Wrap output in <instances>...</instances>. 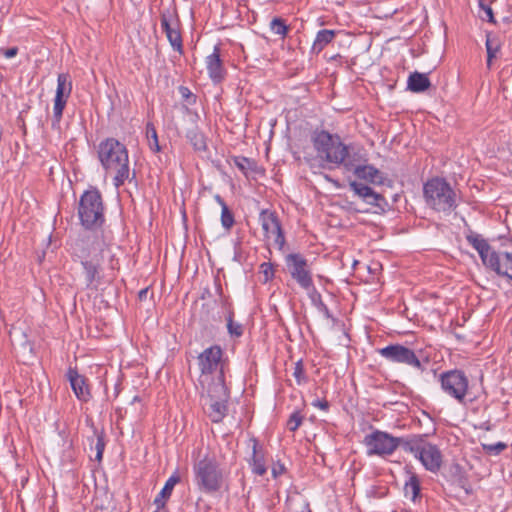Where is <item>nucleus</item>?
I'll use <instances>...</instances> for the list:
<instances>
[{"label": "nucleus", "mask_w": 512, "mask_h": 512, "mask_svg": "<svg viewBox=\"0 0 512 512\" xmlns=\"http://www.w3.org/2000/svg\"><path fill=\"white\" fill-rule=\"evenodd\" d=\"M313 405L315 407H319L320 409L322 410H327L328 409V403L326 401H320V400H317L313 403Z\"/></svg>", "instance_id": "obj_44"}, {"label": "nucleus", "mask_w": 512, "mask_h": 512, "mask_svg": "<svg viewBox=\"0 0 512 512\" xmlns=\"http://www.w3.org/2000/svg\"><path fill=\"white\" fill-rule=\"evenodd\" d=\"M82 266L84 269L86 286L90 287L99 279V265L91 261H83Z\"/></svg>", "instance_id": "obj_26"}, {"label": "nucleus", "mask_w": 512, "mask_h": 512, "mask_svg": "<svg viewBox=\"0 0 512 512\" xmlns=\"http://www.w3.org/2000/svg\"><path fill=\"white\" fill-rule=\"evenodd\" d=\"M317 156L327 163L343 165L346 170L353 167L350 146L345 145L338 135L327 131H316L311 138Z\"/></svg>", "instance_id": "obj_2"}, {"label": "nucleus", "mask_w": 512, "mask_h": 512, "mask_svg": "<svg viewBox=\"0 0 512 512\" xmlns=\"http://www.w3.org/2000/svg\"><path fill=\"white\" fill-rule=\"evenodd\" d=\"M420 492V483L416 475H411L409 480L405 483L404 493L407 498L415 501Z\"/></svg>", "instance_id": "obj_27"}, {"label": "nucleus", "mask_w": 512, "mask_h": 512, "mask_svg": "<svg viewBox=\"0 0 512 512\" xmlns=\"http://www.w3.org/2000/svg\"><path fill=\"white\" fill-rule=\"evenodd\" d=\"M301 423V416L298 413H293L287 422V427L290 431H296Z\"/></svg>", "instance_id": "obj_35"}, {"label": "nucleus", "mask_w": 512, "mask_h": 512, "mask_svg": "<svg viewBox=\"0 0 512 512\" xmlns=\"http://www.w3.org/2000/svg\"><path fill=\"white\" fill-rule=\"evenodd\" d=\"M283 467L282 466H279V467H273L272 469V474L274 477H277L279 474H281L283 472Z\"/></svg>", "instance_id": "obj_45"}, {"label": "nucleus", "mask_w": 512, "mask_h": 512, "mask_svg": "<svg viewBox=\"0 0 512 512\" xmlns=\"http://www.w3.org/2000/svg\"><path fill=\"white\" fill-rule=\"evenodd\" d=\"M226 320H227L226 327L228 329L230 336L232 338L241 337L244 333L243 325L234 321L232 318V314H229V316Z\"/></svg>", "instance_id": "obj_30"}, {"label": "nucleus", "mask_w": 512, "mask_h": 512, "mask_svg": "<svg viewBox=\"0 0 512 512\" xmlns=\"http://www.w3.org/2000/svg\"><path fill=\"white\" fill-rule=\"evenodd\" d=\"M252 470L255 474H258L260 476L264 475L266 473V462H265V455L262 449L259 446V443L257 440L252 439Z\"/></svg>", "instance_id": "obj_21"}, {"label": "nucleus", "mask_w": 512, "mask_h": 512, "mask_svg": "<svg viewBox=\"0 0 512 512\" xmlns=\"http://www.w3.org/2000/svg\"><path fill=\"white\" fill-rule=\"evenodd\" d=\"M270 28L274 34L279 35L282 38L287 35L289 30V27L281 18H274L270 23Z\"/></svg>", "instance_id": "obj_31"}, {"label": "nucleus", "mask_w": 512, "mask_h": 512, "mask_svg": "<svg viewBox=\"0 0 512 512\" xmlns=\"http://www.w3.org/2000/svg\"><path fill=\"white\" fill-rule=\"evenodd\" d=\"M259 222L267 243L281 248L284 244V236L276 214L269 210H262L259 215Z\"/></svg>", "instance_id": "obj_11"}, {"label": "nucleus", "mask_w": 512, "mask_h": 512, "mask_svg": "<svg viewBox=\"0 0 512 512\" xmlns=\"http://www.w3.org/2000/svg\"><path fill=\"white\" fill-rule=\"evenodd\" d=\"M17 52H18V49L16 47H12V48L6 49L4 51V56L6 58H12L17 55Z\"/></svg>", "instance_id": "obj_41"}, {"label": "nucleus", "mask_w": 512, "mask_h": 512, "mask_svg": "<svg viewBox=\"0 0 512 512\" xmlns=\"http://www.w3.org/2000/svg\"><path fill=\"white\" fill-rule=\"evenodd\" d=\"M349 186L355 194L362 198L367 204L375 206L381 210H384L387 206V202L384 197L381 194L376 193L372 188L356 181H350Z\"/></svg>", "instance_id": "obj_17"}, {"label": "nucleus", "mask_w": 512, "mask_h": 512, "mask_svg": "<svg viewBox=\"0 0 512 512\" xmlns=\"http://www.w3.org/2000/svg\"><path fill=\"white\" fill-rule=\"evenodd\" d=\"M98 158L106 171L113 174L116 188L122 186L130 177L129 155L124 144L115 138H107L99 143Z\"/></svg>", "instance_id": "obj_1"}, {"label": "nucleus", "mask_w": 512, "mask_h": 512, "mask_svg": "<svg viewBox=\"0 0 512 512\" xmlns=\"http://www.w3.org/2000/svg\"><path fill=\"white\" fill-rule=\"evenodd\" d=\"M326 179L330 182H333V179H331L329 176H326Z\"/></svg>", "instance_id": "obj_51"}, {"label": "nucleus", "mask_w": 512, "mask_h": 512, "mask_svg": "<svg viewBox=\"0 0 512 512\" xmlns=\"http://www.w3.org/2000/svg\"><path fill=\"white\" fill-rule=\"evenodd\" d=\"M482 11H483V14L481 15V18L483 20H487L489 22H494V16H493V11L490 7L488 6H482Z\"/></svg>", "instance_id": "obj_40"}, {"label": "nucleus", "mask_w": 512, "mask_h": 512, "mask_svg": "<svg viewBox=\"0 0 512 512\" xmlns=\"http://www.w3.org/2000/svg\"><path fill=\"white\" fill-rule=\"evenodd\" d=\"M326 179L330 182H333V179H331L329 176H326Z\"/></svg>", "instance_id": "obj_49"}, {"label": "nucleus", "mask_w": 512, "mask_h": 512, "mask_svg": "<svg viewBox=\"0 0 512 512\" xmlns=\"http://www.w3.org/2000/svg\"><path fill=\"white\" fill-rule=\"evenodd\" d=\"M483 449L490 455H498L506 449L507 445L504 442H497L495 444H482Z\"/></svg>", "instance_id": "obj_33"}, {"label": "nucleus", "mask_w": 512, "mask_h": 512, "mask_svg": "<svg viewBox=\"0 0 512 512\" xmlns=\"http://www.w3.org/2000/svg\"><path fill=\"white\" fill-rule=\"evenodd\" d=\"M486 50H487V66L491 67L492 59L496 57V54L500 50V43L497 38L491 34H487L486 38Z\"/></svg>", "instance_id": "obj_28"}, {"label": "nucleus", "mask_w": 512, "mask_h": 512, "mask_svg": "<svg viewBox=\"0 0 512 512\" xmlns=\"http://www.w3.org/2000/svg\"><path fill=\"white\" fill-rule=\"evenodd\" d=\"M234 224V218L231 212L226 208V229Z\"/></svg>", "instance_id": "obj_42"}, {"label": "nucleus", "mask_w": 512, "mask_h": 512, "mask_svg": "<svg viewBox=\"0 0 512 512\" xmlns=\"http://www.w3.org/2000/svg\"><path fill=\"white\" fill-rule=\"evenodd\" d=\"M286 264L293 279L304 289H309L312 284V277L306 259L300 254H289L286 256Z\"/></svg>", "instance_id": "obj_13"}, {"label": "nucleus", "mask_w": 512, "mask_h": 512, "mask_svg": "<svg viewBox=\"0 0 512 512\" xmlns=\"http://www.w3.org/2000/svg\"><path fill=\"white\" fill-rule=\"evenodd\" d=\"M336 32L334 30H320L312 45V52L319 54L329 43L335 38Z\"/></svg>", "instance_id": "obj_23"}, {"label": "nucleus", "mask_w": 512, "mask_h": 512, "mask_svg": "<svg viewBox=\"0 0 512 512\" xmlns=\"http://www.w3.org/2000/svg\"><path fill=\"white\" fill-rule=\"evenodd\" d=\"M181 96L188 102L192 103L195 101L194 95L191 93V91L187 87H180L179 89Z\"/></svg>", "instance_id": "obj_38"}, {"label": "nucleus", "mask_w": 512, "mask_h": 512, "mask_svg": "<svg viewBox=\"0 0 512 512\" xmlns=\"http://www.w3.org/2000/svg\"><path fill=\"white\" fill-rule=\"evenodd\" d=\"M233 162L244 173L251 167L250 160L245 157H234Z\"/></svg>", "instance_id": "obj_36"}, {"label": "nucleus", "mask_w": 512, "mask_h": 512, "mask_svg": "<svg viewBox=\"0 0 512 512\" xmlns=\"http://www.w3.org/2000/svg\"><path fill=\"white\" fill-rule=\"evenodd\" d=\"M198 363L203 376L211 375L218 371L219 379L224 380V361L222 360V349L220 346H212L205 349L198 357Z\"/></svg>", "instance_id": "obj_10"}, {"label": "nucleus", "mask_w": 512, "mask_h": 512, "mask_svg": "<svg viewBox=\"0 0 512 512\" xmlns=\"http://www.w3.org/2000/svg\"><path fill=\"white\" fill-rule=\"evenodd\" d=\"M244 259H245L244 251H243L240 243L236 242L235 245H234L233 260L238 262V263H241Z\"/></svg>", "instance_id": "obj_37"}, {"label": "nucleus", "mask_w": 512, "mask_h": 512, "mask_svg": "<svg viewBox=\"0 0 512 512\" xmlns=\"http://www.w3.org/2000/svg\"><path fill=\"white\" fill-rule=\"evenodd\" d=\"M349 171H353L359 179L369 181L371 183H381L382 176L379 170L371 165H355Z\"/></svg>", "instance_id": "obj_20"}, {"label": "nucleus", "mask_w": 512, "mask_h": 512, "mask_svg": "<svg viewBox=\"0 0 512 512\" xmlns=\"http://www.w3.org/2000/svg\"><path fill=\"white\" fill-rule=\"evenodd\" d=\"M78 215L82 225L87 229L101 227L104 223V206L100 192L90 189L80 198Z\"/></svg>", "instance_id": "obj_4"}, {"label": "nucleus", "mask_w": 512, "mask_h": 512, "mask_svg": "<svg viewBox=\"0 0 512 512\" xmlns=\"http://www.w3.org/2000/svg\"><path fill=\"white\" fill-rule=\"evenodd\" d=\"M380 354L392 362L405 363L413 367L421 366L415 353L402 345H390L380 350Z\"/></svg>", "instance_id": "obj_14"}, {"label": "nucleus", "mask_w": 512, "mask_h": 512, "mask_svg": "<svg viewBox=\"0 0 512 512\" xmlns=\"http://www.w3.org/2000/svg\"><path fill=\"white\" fill-rule=\"evenodd\" d=\"M326 179L330 182H333V179H331L329 176H326Z\"/></svg>", "instance_id": "obj_50"}, {"label": "nucleus", "mask_w": 512, "mask_h": 512, "mask_svg": "<svg viewBox=\"0 0 512 512\" xmlns=\"http://www.w3.org/2000/svg\"><path fill=\"white\" fill-rule=\"evenodd\" d=\"M161 27L166 34L168 41L170 42L172 48L179 52L183 53V44L182 37L180 34L179 23L177 19H175L172 15H167L166 13L161 14Z\"/></svg>", "instance_id": "obj_16"}, {"label": "nucleus", "mask_w": 512, "mask_h": 512, "mask_svg": "<svg viewBox=\"0 0 512 512\" xmlns=\"http://www.w3.org/2000/svg\"><path fill=\"white\" fill-rule=\"evenodd\" d=\"M224 394V380L213 382L208 385L207 396L205 397L204 410L213 423H221L224 418V404L221 396Z\"/></svg>", "instance_id": "obj_8"}, {"label": "nucleus", "mask_w": 512, "mask_h": 512, "mask_svg": "<svg viewBox=\"0 0 512 512\" xmlns=\"http://www.w3.org/2000/svg\"><path fill=\"white\" fill-rule=\"evenodd\" d=\"M260 273L263 275L264 282L269 281L274 276V269L271 263H262L260 265Z\"/></svg>", "instance_id": "obj_34"}, {"label": "nucleus", "mask_w": 512, "mask_h": 512, "mask_svg": "<svg viewBox=\"0 0 512 512\" xmlns=\"http://www.w3.org/2000/svg\"><path fill=\"white\" fill-rule=\"evenodd\" d=\"M443 391L449 396L462 402L468 391V379L462 371L450 370L440 375Z\"/></svg>", "instance_id": "obj_9"}, {"label": "nucleus", "mask_w": 512, "mask_h": 512, "mask_svg": "<svg viewBox=\"0 0 512 512\" xmlns=\"http://www.w3.org/2000/svg\"><path fill=\"white\" fill-rule=\"evenodd\" d=\"M179 481L180 477L177 474H173L168 478L164 487L154 500V503L158 508H163L165 506L166 500L171 496L175 485L179 483Z\"/></svg>", "instance_id": "obj_22"}, {"label": "nucleus", "mask_w": 512, "mask_h": 512, "mask_svg": "<svg viewBox=\"0 0 512 512\" xmlns=\"http://www.w3.org/2000/svg\"><path fill=\"white\" fill-rule=\"evenodd\" d=\"M216 200L222 206L220 219H221L222 224L224 225V201L222 200L221 196H219V195L216 196Z\"/></svg>", "instance_id": "obj_43"}, {"label": "nucleus", "mask_w": 512, "mask_h": 512, "mask_svg": "<svg viewBox=\"0 0 512 512\" xmlns=\"http://www.w3.org/2000/svg\"><path fill=\"white\" fill-rule=\"evenodd\" d=\"M72 92V81L68 73H60L57 77V87L53 104V124H59L63 110Z\"/></svg>", "instance_id": "obj_12"}, {"label": "nucleus", "mask_w": 512, "mask_h": 512, "mask_svg": "<svg viewBox=\"0 0 512 512\" xmlns=\"http://www.w3.org/2000/svg\"><path fill=\"white\" fill-rule=\"evenodd\" d=\"M426 203L438 212H450L456 206V194L443 179L434 178L424 185Z\"/></svg>", "instance_id": "obj_3"}, {"label": "nucleus", "mask_w": 512, "mask_h": 512, "mask_svg": "<svg viewBox=\"0 0 512 512\" xmlns=\"http://www.w3.org/2000/svg\"><path fill=\"white\" fill-rule=\"evenodd\" d=\"M405 451L413 454L431 472L438 471L442 465V454L438 447L420 437L408 438Z\"/></svg>", "instance_id": "obj_6"}, {"label": "nucleus", "mask_w": 512, "mask_h": 512, "mask_svg": "<svg viewBox=\"0 0 512 512\" xmlns=\"http://www.w3.org/2000/svg\"><path fill=\"white\" fill-rule=\"evenodd\" d=\"M431 83L426 74L414 72L408 78V88L416 93L423 92L430 87Z\"/></svg>", "instance_id": "obj_24"}, {"label": "nucleus", "mask_w": 512, "mask_h": 512, "mask_svg": "<svg viewBox=\"0 0 512 512\" xmlns=\"http://www.w3.org/2000/svg\"><path fill=\"white\" fill-rule=\"evenodd\" d=\"M146 138L148 141L149 148L153 152L157 153L161 150L156 129H155L154 125L151 123H148L146 125Z\"/></svg>", "instance_id": "obj_29"}, {"label": "nucleus", "mask_w": 512, "mask_h": 512, "mask_svg": "<svg viewBox=\"0 0 512 512\" xmlns=\"http://www.w3.org/2000/svg\"><path fill=\"white\" fill-rule=\"evenodd\" d=\"M363 443L366 446L367 455L386 457L392 455L398 447L405 450L408 438L394 437L387 432L375 430L364 437Z\"/></svg>", "instance_id": "obj_5"}, {"label": "nucleus", "mask_w": 512, "mask_h": 512, "mask_svg": "<svg viewBox=\"0 0 512 512\" xmlns=\"http://www.w3.org/2000/svg\"><path fill=\"white\" fill-rule=\"evenodd\" d=\"M326 179L330 182H333V179H331L329 176H326Z\"/></svg>", "instance_id": "obj_48"}, {"label": "nucleus", "mask_w": 512, "mask_h": 512, "mask_svg": "<svg viewBox=\"0 0 512 512\" xmlns=\"http://www.w3.org/2000/svg\"><path fill=\"white\" fill-rule=\"evenodd\" d=\"M67 376L77 398L82 401H87L90 393L84 377L79 375L74 369H69Z\"/></svg>", "instance_id": "obj_19"}, {"label": "nucleus", "mask_w": 512, "mask_h": 512, "mask_svg": "<svg viewBox=\"0 0 512 512\" xmlns=\"http://www.w3.org/2000/svg\"><path fill=\"white\" fill-rule=\"evenodd\" d=\"M471 242L485 265L488 261H491V257L495 251L492 250L484 239L474 238Z\"/></svg>", "instance_id": "obj_25"}, {"label": "nucleus", "mask_w": 512, "mask_h": 512, "mask_svg": "<svg viewBox=\"0 0 512 512\" xmlns=\"http://www.w3.org/2000/svg\"><path fill=\"white\" fill-rule=\"evenodd\" d=\"M196 480L207 492L216 491L222 483V473L213 459L205 458L195 466Z\"/></svg>", "instance_id": "obj_7"}, {"label": "nucleus", "mask_w": 512, "mask_h": 512, "mask_svg": "<svg viewBox=\"0 0 512 512\" xmlns=\"http://www.w3.org/2000/svg\"><path fill=\"white\" fill-rule=\"evenodd\" d=\"M154 512H158V511H154Z\"/></svg>", "instance_id": "obj_52"}, {"label": "nucleus", "mask_w": 512, "mask_h": 512, "mask_svg": "<svg viewBox=\"0 0 512 512\" xmlns=\"http://www.w3.org/2000/svg\"><path fill=\"white\" fill-rule=\"evenodd\" d=\"M302 512H311V510L308 507V504L304 505V508H303Z\"/></svg>", "instance_id": "obj_47"}, {"label": "nucleus", "mask_w": 512, "mask_h": 512, "mask_svg": "<svg viewBox=\"0 0 512 512\" xmlns=\"http://www.w3.org/2000/svg\"><path fill=\"white\" fill-rule=\"evenodd\" d=\"M221 57L222 44L218 43L214 46L212 53L207 55L205 59L207 73L214 84H220L224 78V69Z\"/></svg>", "instance_id": "obj_15"}, {"label": "nucleus", "mask_w": 512, "mask_h": 512, "mask_svg": "<svg viewBox=\"0 0 512 512\" xmlns=\"http://www.w3.org/2000/svg\"><path fill=\"white\" fill-rule=\"evenodd\" d=\"M194 146H195V148H196V149H198V150L203 149V148L205 147V144H204V142H203L202 138H200L199 140H197V141L194 143Z\"/></svg>", "instance_id": "obj_46"}, {"label": "nucleus", "mask_w": 512, "mask_h": 512, "mask_svg": "<svg viewBox=\"0 0 512 512\" xmlns=\"http://www.w3.org/2000/svg\"><path fill=\"white\" fill-rule=\"evenodd\" d=\"M104 448H105L104 441H103L102 437L99 436L97 439V443H96V451H97L96 459L98 461H101V459H102Z\"/></svg>", "instance_id": "obj_39"}, {"label": "nucleus", "mask_w": 512, "mask_h": 512, "mask_svg": "<svg viewBox=\"0 0 512 512\" xmlns=\"http://www.w3.org/2000/svg\"><path fill=\"white\" fill-rule=\"evenodd\" d=\"M293 376L298 385H301L307 381V377L304 371L302 361H298L294 365Z\"/></svg>", "instance_id": "obj_32"}, {"label": "nucleus", "mask_w": 512, "mask_h": 512, "mask_svg": "<svg viewBox=\"0 0 512 512\" xmlns=\"http://www.w3.org/2000/svg\"><path fill=\"white\" fill-rule=\"evenodd\" d=\"M486 266L493 269L499 275L512 279V251L499 254L494 252L491 261H488Z\"/></svg>", "instance_id": "obj_18"}]
</instances>
